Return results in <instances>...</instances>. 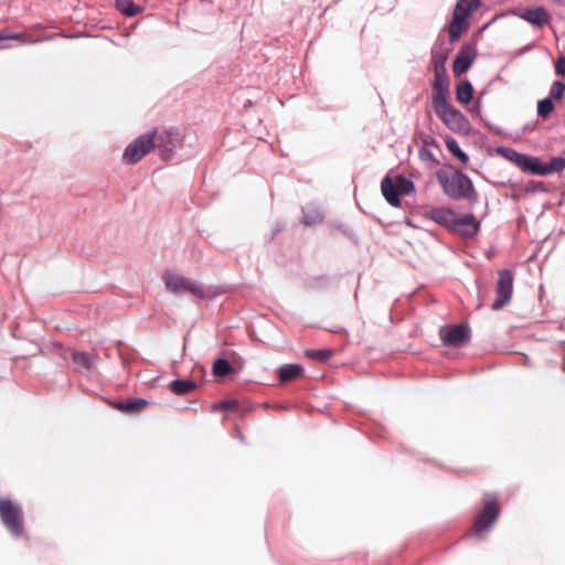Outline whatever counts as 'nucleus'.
Listing matches in <instances>:
<instances>
[{
  "label": "nucleus",
  "mask_w": 565,
  "mask_h": 565,
  "mask_svg": "<svg viewBox=\"0 0 565 565\" xmlns=\"http://www.w3.org/2000/svg\"><path fill=\"white\" fill-rule=\"evenodd\" d=\"M428 217L449 233L462 238H472L480 230V222L473 213L459 216L448 206L430 207Z\"/></svg>",
  "instance_id": "f257e3e1"
},
{
  "label": "nucleus",
  "mask_w": 565,
  "mask_h": 565,
  "mask_svg": "<svg viewBox=\"0 0 565 565\" xmlns=\"http://www.w3.org/2000/svg\"><path fill=\"white\" fill-rule=\"evenodd\" d=\"M446 169L452 171V174L445 169L436 172V179L446 196L455 201L477 198L473 182L466 173L456 169L451 163H448Z\"/></svg>",
  "instance_id": "f03ea898"
},
{
  "label": "nucleus",
  "mask_w": 565,
  "mask_h": 565,
  "mask_svg": "<svg viewBox=\"0 0 565 565\" xmlns=\"http://www.w3.org/2000/svg\"><path fill=\"white\" fill-rule=\"evenodd\" d=\"M0 521L12 539L26 537L24 512L20 503L0 497Z\"/></svg>",
  "instance_id": "7ed1b4c3"
},
{
  "label": "nucleus",
  "mask_w": 565,
  "mask_h": 565,
  "mask_svg": "<svg viewBox=\"0 0 565 565\" xmlns=\"http://www.w3.org/2000/svg\"><path fill=\"white\" fill-rule=\"evenodd\" d=\"M495 152L518 167L523 173L541 177V158L529 153H522L513 148L504 146L497 147Z\"/></svg>",
  "instance_id": "20e7f679"
},
{
  "label": "nucleus",
  "mask_w": 565,
  "mask_h": 565,
  "mask_svg": "<svg viewBox=\"0 0 565 565\" xmlns=\"http://www.w3.org/2000/svg\"><path fill=\"white\" fill-rule=\"evenodd\" d=\"M157 129L149 130L134 139L124 150L122 161L126 164H136L145 158L151 149L156 148Z\"/></svg>",
  "instance_id": "39448f33"
},
{
  "label": "nucleus",
  "mask_w": 565,
  "mask_h": 565,
  "mask_svg": "<svg viewBox=\"0 0 565 565\" xmlns=\"http://www.w3.org/2000/svg\"><path fill=\"white\" fill-rule=\"evenodd\" d=\"M501 508L497 497L484 500L481 510L473 520L472 535L480 537L488 532L498 520Z\"/></svg>",
  "instance_id": "423d86ee"
},
{
  "label": "nucleus",
  "mask_w": 565,
  "mask_h": 565,
  "mask_svg": "<svg viewBox=\"0 0 565 565\" xmlns=\"http://www.w3.org/2000/svg\"><path fill=\"white\" fill-rule=\"evenodd\" d=\"M436 116L455 134L468 136L473 132L467 116L454 105H450L441 111H437Z\"/></svg>",
  "instance_id": "0eeeda50"
},
{
  "label": "nucleus",
  "mask_w": 565,
  "mask_h": 565,
  "mask_svg": "<svg viewBox=\"0 0 565 565\" xmlns=\"http://www.w3.org/2000/svg\"><path fill=\"white\" fill-rule=\"evenodd\" d=\"M439 337L445 345L461 348L471 339V329L467 322L446 324L439 330Z\"/></svg>",
  "instance_id": "6e6552de"
},
{
  "label": "nucleus",
  "mask_w": 565,
  "mask_h": 565,
  "mask_svg": "<svg viewBox=\"0 0 565 565\" xmlns=\"http://www.w3.org/2000/svg\"><path fill=\"white\" fill-rule=\"evenodd\" d=\"M163 279L166 287L174 294L190 292L200 299H204L206 296L202 287L184 276L167 271L163 275Z\"/></svg>",
  "instance_id": "1a4fd4ad"
},
{
  "label": "nucleus",
  "mask_w": 565,
  "mask_h": 565,
  "mask_svg": "<svg viewBox=\"0 0 565 565\" xmlns=\"http://www.w3.org/2000/svg\"><path fill=\"white\" fill-rule=\"evenodd\" d=\"M513 279L512 270L502 269L499 271V277L495 285L497 297L491 305L492 310H500L511 301L513 292Z\"/></svg>",
  "instance_id": "9d476101"
},
{
  "label": "nucleus",
  "mask_w": 565,
  "mask_h": 565,
  "mask_svg": "<svg viewBox=\"0 0 565 565\" xmlns=\"http://www.w3.org/2000/svg\"><path fill=\"white\" fill-rule=\"evenodd\" d=\"M431 88H433L431 104H433L435 114H437V111H441L451 105L449 103V98H450L449 77L448 76H434V81L431 83Z\"/></svg>",
  "instance_id": "9b49d317"
},
{
  "label": "nucleus",
  "mask_w": 565,
  "mask_h": 565,
  "mask_svg": "<svg viewBox=\"0 0 565 565\" xmlns=\"http://www.w3.org/2000/svg\"><path fill=\"white\" fill-rule=\"evenodd\" d=\"M182 135L178 129H171L162 131L158 136L156 135V148L160 150V154L163 160L172 158L175 149L181 146Z\"/></svg>",
  "instance_id": "f8f14e48"
},
{
  "label": "nucleus",
  "mask_w": 565,
  "mask_h": 565,
  "mask_svg": "<svg viewBox=\"0 0 565 565\" xmlns=\"http://www.w3.org/2000/svg\"><path fill=\"white\" fill-rule=\"evenodd\" d=\"M477 54L478 52L475 44L465 43L452 61V72L455 76L466 74L471 68Z\"/></svg>",
  "instance_id": "ddd939ff"
},
{
  "label": "nucleus",
  "mask_w": 565,
  "mask_h": 565,
  "mask_svg": "<svg viewBox=\"0 0 565 565\" xmlns=\"http://www.w3.org/2000/svg\"><path fill=\"white\" fill-rule=\"evenodd\" d=\"M452 47L441 41L438 47H433L430 51V67L434 76H448L446 63Z\"/></svg>",
  "instance_id": "4468645a"
},
{
  "label": "nucleus",
  "mask_w": 565,
  "mask_h": 565,
  "mask_svg": "<svg viewBox=\"0 0 565 565\" xmlns=\"http://www.w3.org/2000/svg\"><path fill=\"white\" fill-rule=\"evenodd\" d=\"M519 18L535 28L548 25L552 20L550 12L542 6L523 10L519 13Z\"/></svg>",
  "instance_id": "2eb2a0df"
},
{
  "label": "nucleus",
  "mask_w": 565,
  "mask_h": 565,
  "mask_svg": "<svg viewBox=\"0 0 565 565\" xmlns=\"http://www.w3.org/2000/svg\"><path fill=\"white\" fill-rule=\"evenodd\" d=\"M148 405L149 401L143 397H132L126 401L114 402L111 404L113 408L126 415L139 414L145 411Z\"/></svg>",
  "instance_id": "dca6fc26"
},
{
  "label": "nucleus",
  "mask_w": 565,
  "mask_h": 565,
  "mask_svg": "<svg viewBox=\"0 0 565 565\" xmlns=\"http://www.w3.org/2000/svg\"><path fill=\"white\" fill-rule=\"evenodd\" d=\"M381 192L385 201L393 207H401V195L397 191L396 177L394 180L386 174L381 181Z\"/></svg>",
  "instance_id": "f3484780"
},
{
  "label": "nucleus",
  "mask_w": 565,
  "mask_h": 565,
  "mask_svg": "<svg viewBox=\"0 0 565 565\" xmlns=\"http://www.w3.org/2000/svg\"><path fill=\"white\" fill-rule=\"evenodd\" d=\"M481 0H457L452 17L465 22H470L472 13L479 9Z\"/></svg>",
  "instance_id": "a211bd4d"
},
{
  "label": "nucleus",
  "mask_w": 565,
  "mask_h": 565,
  "mask_svg": "<svg viewBox=\"0 0 565 565\" xmlns=\"http://www.w3.org/2000/svg\"><path fill=\"white\" fill-rule=\"evenodd\" d=\"M303 374V366L299 363H287L282 364L277 370V379L280 383H287L289 381L301 377Z\"/></svg>",
  "instance_id": "6ab92c4d"
},
{
  "label": "nucleus",
  "mask_w": 565,
  "mask_h": 565,
  "mask_svg": "<svg viewBox=\"0 0 565 565\" xmlns=\"http://www.w3.org/2000/svg\"><path fill=\"white\" fill-rule=\"evenodd\" d=\"M470 28V22H465L462 20H458L457 18H451V21L445 25L441 31H448L449 33V44L456 43L462 34L468 32Z\"/></svg>",
  "instance_id": "aec40b11"
},
{
  "label": "nucleus",
  "mask_w": 565,
  "mask_h": 565,
  "mask_svg": "<svg viewBox=\"0 0 565 565\" xmlns=\"http://www.w3.org/2000/svg\"><path fill=\"white\" fill-rule=\"evenodd\" d=\"M324 218L323 210L315 203L307 204L302 207V220L301 222L307 225L311 226L318 223H321Z\"/></svg>",
  "instance_id": "412c9836"
},
{
  "label": "nucleus",
  "mask_w": 565,
  "mask_h": 565,
  "mask_svg": "<svg viewBox=\"0 0 565 565\" xmlns=\"http://www.w3.org/2000/svg\"><path fill=\"white\" fill-rule=\"evenodd\" d=\"M456 100L461 105H469L473 100L475 88L469 79H461L455 89Z\"/></svg>",
  "instance_id": "4be33fe9"
},
{
  "label": "nucleus",
  "mask_w": 565,
  "mask_h": 565,
  "mask_svg": "<svg viewBox=\"0 0 565 565\" xmlns=\"http://www.w3.org/2000/svg\"><path fill=\"white\" fill-rule=\"evenodd\" d=\"M71 360L75 364L76 372H88L95 364V358L85 351H74L71 353Z\"/></svg>",
  "instance_id": "5701e85b"
},
{
  "label": "nucleus",
  "mask_w": 565,
  "mask_h": 565,
  "mask_svg": "<svg viewBox=\"0 0 565 565\" xmlns=\"http://www.w3.org/2000/svg\"><path fill=\"white\" fill-rule=\"evenodd\" d=\"M198 383L193 379H174L169 383V390L178 396H184L195 390Z\"/></svg>",
  "instance_id": "b1692460"
},
{
  "label": "nucleus",
  "mask_w": 565,
  "mask_h": 565,
  "mask_svg": "<svg viewBox=\"0 0 565 565\" xmlns=\"http://www.w3.org/2000/svg\"><path fill=\"white\" fill-rule=\"evenodd\" d=\"M212 372L217 379H225L236 373V370L228 361V359L224 356L217 358L212 365Z\"/></svg>",
  "instance_id": "393cba45"
},
{
  "label": "nucleus",
  "mask_w": 565,
  "mask_h": 565,
  "mask_svg": "<svg viewBox=\"0 0 565 565\" xmlns=\"http://www.w3.org/2000/svg\"><path fill=\"white\" fill-rule=\"evenodd\" d=\"M565 169V157H552L547 162L541 160V177H547Z\"/></svg>",
  "instance_id": "a878e982"
},
{
  "label": "nucleus",
  "mask_w": 565,
  "mask_h": 565,
  "mask_svg": "<svg viewBox=\"0 0 565 565\" xmlns=\"http://www.w3.org/2000/svg\"><path fill=\"white\" fill-rule=\"evenodd\" d=\"M115 8L127 18L136 17L143 11V8L132 0H115Z\"/></svg>",
  "instance_id": "bb28decb"
},
{
  "label": "nucleus",
  "mask_w": 565,
  "mask_h": 565,
  "mask_svg": "<svg viewBox=\"0 0 565 565\" xmlns=\"http://www.w3.org/2000/svg\"><path fill=\"white\" fill-rule=\"evenodd\" d=\"M445 145L447 150L456 158L458 159L462 164H467L469 161V156L466 151H463L458 141L451 137L446 136L445 137Z\"/></svg>",
  "instance_id": "cd10ccee"
},
{
  "label": "nucleus",
  "mask_w": 565,
  "mask_h": 565,
  "mask_svg": "<svg viewBox=\"0 0 565 565\" xmlns=\"http://www.w3.org/2000/svg\"><path fill=\"white\" fill-rule=\"evenodd\" d=\"M555 109L554 100L548 97H544L537 102L536 105V114L543 120H546L551 117Z\"/></svg>",
  "instance_id": "c85d7f7f"
},
{
  "label": "nucleus",
  "mask_w": 565,
  "mask_h": 565,
  "mask_svg": "<svg viewBox=\"0 0 565 565\" xmlns=\"http://www.w3.org/2000/svg\"><path fill=\"white\" fill-rule=\"evenodd\" d=\"M396 184L401 196L409 195L416 191L414 181L406 178L404 174L396 175Z\"/></svg>",
  "instance_id": "c756f323"
},
{
  "label": "nucleus",
  "mask_w": 565,
  "mask_h": 565,
  "mask_svg": "<svg viewBox=\"0 0 565 565\" xmlns=\"http://www.w3.org/2000/svg\"><path fill=\"white\" fill-rule=\"evenodd\" d=\"M333 354L334 351L332 349H307L305 351L307 358L322 363L327 362Z\"/></svg>",
  "instance_id": "7c9ffc66"
},
{
  "label": "nucleus",
  "mask_w": 565,
  "mask_h": 565,
  "mask_svg": "<svg viewBox=\"0 0 565 565\" xmlns=\"http://www.w3.org/2000/svg\"><path fill=\"white\" fill-rule=\"evenodd\" d=\"M564 96L565 83L559 79L554 81L550 87V92L546 97L551 98L552 100H562Z\"/></svg>",
  "instance_id": "2f4dec72"
},
{
  "label": "nucleus",
  "mask_w": 565,
  "mask_h": 565,
  "mask_svg": "<svg viewBox=\"0 0 565 565\" xmlns=\"http://www.w3.org/2000/svg\"><path fill=\"white\" fill-rule=\"evenodd\" d=\"M239 404L235 399H224L212 405V411H238Z\"/></svg>",
  "instance_id": "473e14b6"
},
{
  "label": "nucleus",
  "mask_w": 565,
  "mask_h": 565,
  "mask_svg": "<svg viewBox=\"0 0 565 565\" xmlns=\"http://www.w3.org/2000/svg\"><path fill=\"white\" fill-rule=\"evenodd\" d=\"M334 226L343 234L345 235L348 238H350L351 241H353L355 244L358 242L356 239V235L354 233V231L348 225V224H344V223H335Z\"/></svg>",
  "instance_id": "72a5a7b5"
},
{
  "label": "nucleus",
  "mask_w": 565,
  "mask_h": 565,
  "mask_svg": "<svg viewBox=\"0 0 565 565\" xmlns=\"http://www.w3.org/2000/svg\"><path fill=\"white\" fill-rule=\"evenodd\" d=\"M554 73L558 77H565V55H561L554 63Z\"/></svg>",
  "instance_id": "f704fd0d"
},
{
  "label": "nucleus",
  "mask_w": 565,
  "mask_h": 565,
  "mask_svg": "<svg viewBox=\"0 0 565 565\" xmlns=\"http://www.w3.org/2000/svg\"><path fill=\"white\" fill-rule=\"evenodd\" d=\"M54 352L61 358L63 359L64 361H67L68 359H71V353H73L74 351L70 350V349H66L64 348L62 344L60 343H54Z\"/></svg>",
  "instance_id": "c9c22d12"
},
{
  "label": "nucleus",
  "mask_w": 565,
  "mask_h": 565,
  "mask_svg": "<svg viewBox=\"0 0 565 565\" xmlns=\"http://www.w3.org/2000/svg\"><path fill=\"white\" fill-rule=\"evenodd\" d=\"M419 139L422 140V142L424 143V146L427 148V147H436V148H439V143L438 141L430 135L428 134H425V132H420L419 134Z\"/></svg>",
  "instance_id": "e433bc0d"
},
{
  "label": "nucleus",
  "mask_w": 565,
  "mask_h": 565,
  "mask_svg": "<svg viewBox=\"0 0 565 565\" xmlns=\"http://www.w3.org/2000/svg\"><path fill=\"white\" fill-rule=\"evenodd\" d=\"M481 109H482V99L481 97H478L473 105L468 108V111L472 117H479L481 116Z\"/></svg>",
  "instance_id": "4c0bfd02"
},
{
  "label": "nucleus",
  "mask_w": 565,
  "mask_h": 565,
  "mask_svg": "<svg viewBox=\"0 0 565 565\" xmlns=\"http://www.w3.org/2000/svg\"><path fill=\"white\" fill-rule=\"evenodd\" d=\"M418 156L422 160H428L436 164H438V161L436 160L434 153L426 147H423L418 151Z\"/></svg>",
  "instance_id": "58836bf2"
},
{
  "label": "nucleus",
  "mask_w": 565,
  "mask_h": 565,
  "mask_svg": "<svg viewBox=\"0 0 565 565\" xmlns=\"http://www.w3.org/2000/svg\"><path fill=\"white\" fill-rule=\"evenodd\" d=\"M321 284H319L320 287L330 288L338 284V278L335 277H329V276H322L319 278Z\"/></svg>",
  "instance_id": "ea45409f"
},
{
  "label": "nucleus",
  "mask_w": 565,
  "mask_h": 565,
  "mask_svg": "<svg viewBox=\"0 0 565 565\" xmlns=\"http://www.w3.org/2000/svg\"><path fill=\"white\" fill-rule=\"evenodd\" d=\"M24 38V33H12L8 30H4V39L7 40H13V41H22Z\"/></svg>",
  "instance_id": "a19ab883"
},
{
  "label": "nucleus",
  "mask_w": 565,
  "mask_h": 565,
  "mask_svg": "<svg viewBox=\"0 0 565 565\" xmlns=\"http://www.w3.org/2000/svg\"><path fill=\"white\" fill-rule=\"evenodd\" d=\"M285 227V224L282 222H277L274 226V228L271 230V233H270V241L274 239V237L280 233Z\"/></svg>",
  "instance_id": "79ce46f5"
},
{
  "label": "nucleus",
  "mask_w": 565,
  "mask_h": 565,
  "mask_svg": "<svg viewBox=\"0 0 565 565\" xmlns=\"http://www.w3.org/2000/svg\"><path fill=\"white\" fill-rule=\"evenodd\" d=\"M484 125L491 130L493 131L495 135H503L504 131L501 127L499 126H495L493 124H491L490 121H484Z\"/></svg>",
  "instance_id": "37998d69"
},
{
  "label": "nucleus",
  "mask_w": 565,
  "mask_h": 565,
  "mask_svg": "<svg viewBox=\"0 0 565 565\" xmlns=\"http://www.w3.org/2000/svg\"><path fill=\"white\" fill-rule=\"evenodd\" d=\"M553 3L557 4V6H563L565 7V0H552Z\"/></svg>",
  "instance_id": "c03bdc74"
},
{
  "label": "nucleus",
  "mask_w": 565,
  "mask_h": 565,
  "mask_svg": "<svg viewBox=\"0 0 565 565\" xmlns=\"http://www.w3.org/2000/svg\"><path fill=\"white\" fill-rule=\"evenodd\" d=\"M1 41H6V39H4V30L0 31V42Z\"/></svg>",
  "instance_id": "a18cd8bd"
},
{
  "label": "nucleus",
  "mask_w": 565,
  "mask_h": 565,
  "mask_svg": "<svg viewBox=\"0 0 565 565\" xmlns=\"http://www.w3.org/2000/svg\"><path fill=\"white\" fill-rule=\"evenodd\" d=\"M492 21L493 20H491L490 22H488L484 25H482L481 31L486 30L492 23Z\"/></svg>",
  "instance_id": "49530a36"
},
{
  "label": "nucleus",
  "mask_w": 565,
  "mask_h": 565,
  "mask_svg": "<svg viewBox=\"0 0 565 565\" xmlns=\"http://www.w3.org/2000/svg\"><path fill=\"white\" fill-rule=\"evenodd\" d=\"M562 370L565 372V356L562 360Z\"/></svg>",
  "instance_id": "de8ad7c7"
},
{
  "label": "nucleus",
  "mask_w": 565,
  "mask_h": 565,
  "mask_svg": "<svg viewBox=\"0 0 565 565\" xmlns=\"http://www.w3.org/2000/svg\"><path fill=\"white\" fill-rule=\"evenodd\" d=\"M41 41H42L41 39H35V40H31L30 43H39Z\"/></svg>",
  "instance_id": "09e8293b"
},
{
  "label": "nucleus",
  "mask_w": 565,
  "mask_h": 565,
  "mask_svg": "<svg viewBox=\"0 0 565 565\" xmlns=\"http://www.w3.org/2000/svg\"><path fill=\"white\" fill-rule=\"evenodd\" d=\"M238 438L239 440L244 441L245 440V437L242 435V434H238Z\"/></svg>",
  "instance_id": "8fccbe9b"
},
{
  "label": "nucleus",
  "mask_w": 565,
  "mask_h": 565,
  "mask_svg": "<svg viewBox=\"0 0 565 565\" xmlns=\"http://www.w3.org/2000/svg\"><path fill=\"white\" fill-rule=\"evenodd\" d=\"M530 129H531V126H530V125H526V126H524V128H523V130H525V131H526V130H530Z\"/></svg>",
  "instance_id": "3c124183"
},
{
  "label": "nucleus",
  "mask_w": 565,
  "mask_h": 565,
  "mask_svg": "<svg viewBox=\"0 0 565 565\" xmlns=\"http://www.w3.org/2000/svg\"><path fill=\"white\" fill-rule=\"evenodd\" d=\"M339 0H335L334 3H337Z\"/></svg>",
  "instance_id": "603ef678"
}]
</instances>
